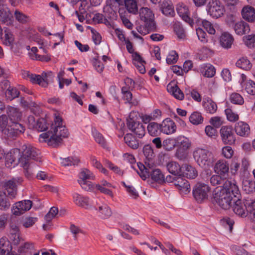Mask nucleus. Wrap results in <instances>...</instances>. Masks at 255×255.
<instances>
[{"instance_id":"obj_1","label":"nucleus","mask_w":255,"mask_h":255,"mask_svg":"<svg viewBox=\"0 0 255 255\" xmlns=\"http://www.w3.org/2000/svg\"><path fill=\"white\" fill-rule=\"evenodd\" d=\"M240 196V191L235 180H226L223 186L217 188L213 194V202L224 210H228L236 198Z\"/></svg>"},{"instance_id":"obj_2","label":"nucleus","mask_w":255,"mask_h":255,"mask_svg":"<svg viewBox=\"0 0 255 255\" xmlns=\"http://www.w3.org/2000/svg\"><path fill=\"white\" fill-rule=\"evenodd\" d=\"M69 134L68 129L62 125L61 118L57 116L54 123L51 124L50 129L39 135V140L47 142L49 145L56 147L62 143L63 138L68 137Z\"/></svg>"},{"instance_id":"obj_3","label":"nucleus","mask_w":255,"mask_h":255,"mask_svg":"<svg viewBox=\"0 0 255 255\" xmlns=\"http://www.w3.org/2000/svg\"><path fill=\"white\" fill-rule=\"evenodd\" d=\"M21 150V154L20 152L19 164L23 167L25 176L30 179L32 177L34 169L37 168L33 160H38L39 151L28 143L22 145Z\"/></svg>"},{"instance_id":"obj_4","label":"nucleus","mask_w":255,"mask_h":255,"mask_svg":"<svg viewBox=\"0 0 255 255\" xmlns=\"http://www.w3.org/2000/svg\"><path fill=\"white\" fill-rule=\"evenodd\" d=\"M193 157L197 164L204 169L212 167L215 160L211 151L201 148H197L193 151Z\"/></svg>"},{"instance_id":"obj_5","label":"nucleus","mask_w":255,"mask_h":255,"mask_svg":"<svg viewBox=\"0 0 255 255\" xmlns=\"http://www.w3.org/2000/svg\"><path fill=\"white\" fill-rule=\"evenodd\" d=\"M25 130L24 126L18 122H9L1 133L5 138H14Z\"/></svg>"},{"instance_id":"obj_6","label":"nucleus","mask_w":255,"mask_h":255,"mask_svg":"<svg viewBox=\"0 0 255 255\" xmlns=\"http://www.w3.org/2000/svg\"><path fill=\"white\" fill-rule=\"evenodd\" d=\"M208 13L213 18H219L223 15L224 7L219 0H210L206 6Z\"/></svg>"},{"instance_id":"obj_7","label":"nucleus","mask_w":255,"mask_h":255,"mask_svg":"<svg viewBox=\"0 0 255 255\" xmlns=\"http://www.w3.org/2000/svg\"><path fill=\"white\" fill-rule=\"evenodd\" d=\"M139 16L141 20L145 23L148 29L154 30L155 24L154 20V15L151 10L148 7H142L139 10Z\"/></svg>"},{"instance_id":"obj_8","label":"nucleus","mask_w":255,"mask_h":255,"mask_svg":"<svg viewBox=\"0 0 255 255\" xmlns=\"http://www.w3.org/2000/svg\"><path fill=\"white\" fill-rule=\"evenodd\" d=\"M209 190L208 185L204 183H198L194 188L193 194L198 202H201L207 198Z\"/></svg>"},{"instance_id":"obj_9","label":"nucleus","mask_w":255,"mask_h":255,"mask_svg":"<svg viewBox=\"0 0 255 255\" xmlns=\"http://www.w3.org/2000/svg\"><path fill=\"white\" fill-rule=\"evenodd\" d=\"M220 133L225 144L231 145L235 143L236 138L232 127L223 126L220 130Z\"/></svg>"},{"instance_id":"obj_10","label":"nucleus","mask_w":255,"mask_h":255,"mask_svg":"<svg viewBox=\"0 0 255 255\" xmlns=\"http://www.w3.org/2000/svg\"><path fill=\"white\" fill-rule=\"evenodd\" d=\"M145 165L142 163H137L136 166L139 169V171L136 170L138 174L143 180H145L147 177H149L150 173L152 170L154 162L153 160H146L145 159Z\"/></svg>"},{"instance_id":"obj_11","label":"nucleus","mask_w":255,"mask_h":255,"mask_svg":"<svg viewBox=\"0 0 255 255\" xmlns=\"http://www.w3.org/2000/svg\"><path fill=\"white\" fill-rule=\"evenodd\" d=\"M22 180L20 177H16L6 181L3 185L10 198H15L17 193L16 183H21Z\"/></svg>"},{"instance_id":"obj_12","label":"nucleus","mask_w":255,"mask_h":255,"mask_svg":"<svg viewBox=\"0 0 255 255\" xmlns=\"http://www.w3.org/2000/svg\"><path fill=\"white\" fill-rule=\"evenodd\" d=\"M30 200H24L16 202L13 206L11 211L13 215L19 216L25 212L29 210L32 206Z\"/></svg>"},{"instance_id":"obj_13","label":"nucleus","mask_w":255,"mask_h":255,"mask_svg":"<svg viewBox=\"0 0 255 255\" xmlns=\"http://www.w3.org/2000/svg\"><path fill=\"white\" fill-rule=\"evenodd\" d=\"M214 171L218 174L226 178L229 172V165L225 160H218L214 165Z\"/></svg>"},{"instance_id":"obj_14","label":"nucleus","mask_w":255,"mask_h":255,"mask_svg":"<svg viewBox=\"0 0 255 255\" xmlns=\"http://www.w3.org/2000/svg\"><path fill=\"white\" fill-rule=\"evenodd\" d=\"M99 217L102 219L109 218L112 215V210L106 204H97L95 207Z\"/></svg>"},{"instance_id":"obj_15","label":"nucleus","mask_w":255,"mask_h":255,"mask_svg":"<svg viewBox=\"0 0 255 255\" xmlns=\"http://www.w3.org/2000/svg\"><path fill=\"white\" fill-rule=\"evenodd\" d=\"M9 238L14 245H17L20 242V231L18 225L11 222L9 225Z\"/></svg>"},{"instance_id":"obj_16","label":"nucleus","mask_w":255,"mask_h":255,"mask_svg":"<svg viewBox=\"0 0 255 255\" xmlns=\"http://www.w3.org/2000/svg\"><path fill=\"white\" fill-rule=\"evenodd\" d=\"M174 185L181 191L187 194L190 191V186L188 181L183 178V175H178L175 181Z\"/></svg>"},{"instance_id":"obj_17","label":"nucleus","mask_w":255,"mask_h":255,"mask_svg":"<svg viewBox=\"0 0 255 255\" xmlns=\"http://www.w3.org/2000/svg\"><path fill=\"white\" fill-rule=\"evenodd\" d=\"M161 132L169 134L175 132L176 126L174 122L170 119H165L161 124Z\"/></svg>"},{"instance_id":"obj_18","label":"nucleus","mask_w":255,"mask_h":255,"mask_svg":"<svg viewBox=\"0 0 255 255\" xmlns=\"http://www.w3.org/2000/svg\"><path fill=\"white\" fill-rule=\"evenodd\" d=\"M20 157V149L18 148L11 149L5 155V165L7 167H10L16 159H18L19 161Z\"/></svg>"},{"instance_id":"obj_19","label":"nucleus","mask_w":255,"mask_h":255,"mask_svg":"<svg viewBox=\"0 0 255 255\" xmlns=\"http://www.w3.org/2000/svg\"><path fill=\"white\" fill-rule=\"evenodd\" d=\"M234 41L233 36L228 32L223 33L219 38V43L221 46L227 49L231 48Z\"/></svg>"},{"instance_id":"obj_20","label":"nucleus","mask_w":255,"mask_h":255,"mask_svg":"<svg viewBox=\"0 0 255 255\" xmlns=\"http://www.w3.org/2000/svg\"><path fill=\"white\" fill-rule=\"evenodd\" d=\"M240 196H238L236 198L235 201H233V203H234L233 206V211L236 214L241 217H246V213L245 210L246 209V205L242 201L239 199Z\"/></svg>"},{"instance_id":"obj_21","label":"nucleus","mask_w":255,"mask_h":255,"mask_svg":"<svg viewBox=\"0 0 255 255\" xmlns=\"http://www.w3.org/2000/svg\"><path fill=\"white\" fill-rule=\"evenodd\" d=\"M202 105L205 110L208 113L213 114L217 110V104L209 97L203 99Z\"/></svg>"},{"instance_id":"obj_22","label":"nucleus","mask_w":255,"mask_h":255,"mask_svg":"<svg viewBox=\"0 0 255 255\" xmlns=\"http://www.w3.org/2000/svg\"><path fill=\"white\" fill-rule=\"evenodd\" d=\"M235 130L238 135L245 136L249 134L250 128L247 123L240 121L236 124Z\"/></svg>"},{"instance_id":"obj_23","label":"nucleus","mask_w":255,"mask_h":255,"mask_svg":"<svg viewBox=\"0 0 255 255\" xmlns=\"http://www.w3.org/2000/svg\"><path fill=\"white\" fill-rule=\"evenodd\" d=\"M242 15L244 19L253 22L255 20V9L251 6H245L242 9Z\"/></svg>"},{"instance_id":"obj_24","label":"nucleus","mask_w":255,"mask_h":255,"mask_svg":"<svg viewBox=\"0 0 255 255\" xmlns=\"http://www.w3.org/2000/svg\"><path fill=\"white\" fill-rule=\"evenodd\" d=\"M73 198L74 201L77 205L86 209H89L91 207L89 204V200L88 197L83 196L78 194H75L73 196Z\"/></svg>"},{"instance_id":"obj_25","label":"nucleus","mask_w":255,"mask_h":255,"mask_svg":"<svg viewBox=\"0 0 255 255\" xmlns=\"http://www.w3.org/2000/svg\"><path fill=\"white\" fill-rule=\"evenodd\" d=\"M234 28L235 32L237 34L241 35L249 33L250 31L249 24L243 21H240L236 23Z\"/></svg>"},{"instance_id":"obj_26","label":"nucleus","mask_w":255,"mask_h":255,"mask_svg":"<svg viewBox=\"0 0 255 255\" xmlns=\"http://www.w3.org/2000/svg\"><path fill=\"white\" fill-rule=\"evenodd\" d=\"M6 112L9 119V122H18L21 119V113L15 108L8 107Z\"/></svg>"},{"instance_id":"obj_27","label":"nucleus","mask_w":255,"mask_h":255,"mask_svg":"<svg viewBox=\"0 0 255 255\" xmlns=\"http://www.w3.org/2000/svg\"><path fill=\"white\" fill-rule=\"evenodd\" d=\"M166 167L169 172L173 175H183V173L182 171V166L181 167L176 162L171 161L168 163Z\"/></svg>"},{"instance_id":"obj_28","label":"nucleus","mask_w":255,"mask_h":255,"mask_svg":"<svg viewBox=\"0 0 255 255\" xmlns=\"http://www.w3.org/2000/svg\"><path fill=\"white\" fill-rule=\"evenodd\" d=\"M167 89L168 91L171 93L176 99L179 100L183 99L184 94L177 85L172 86L171 84H168Z\"/></svg>"},{"instance_id":"obj_29","label":"nucleus","mask_w":255,"mask_h":255,"mask_svg":"<svg viewBox=\"0 0 255 255\" xmlns=\"http://www.w3.org/2000/svg\"><path fill=\"white\" fill-rule=\"evenodd\" d=\"M149 134L151 136H157L161 132V124L155 122L150 123L147 127Z\"/></svg>"},{"instance_id":"obj_30","label":"nucleus","mask_w":255,"mask_h":255,"mask_svg":"<svg viewBox=\"0 0 255 255\" xmlns=\"http://www.w3.org/2000/svg\"><path fill=\"white\" fill-rule=\"evenodd\" d=\"M124 140L126 144L130 148L135 149L139 146L138 140L136 139L131 133H127L124 137Z\"/></svg>"},{"instance_id":"obj_31","label":"nucleus","mask_w":255,"mask_h":255,"mask_svg":"<svg viewBox=\"0 0 255 255\" xmlns=\"http://www.w3.org/2000/svg\"><path fill=\"white\" fill-rule=\"evenodd\" d=\"M149 176L152 180L155 182L162 184L165 182V178L161 170L159 169L152 170L150 173Z\"/></svg>"},{"instance_id":"obj_32","label":"nucleus","mask_w":255,"mask_h":255,"mask_svg":"<svg viewBox=\"0 0 255 255\" xmlns=\"http://www.w3.org/2000/svg\"><path fill=\"white\" fill-rule=\"evenodd\" d=\"M162 13L165 15L173 16L174 14L173 7L170 1H164L161 5Z\"/></svg>"},{"instance_id":"obj_33","label":"nucleus","mask_w":255,"mask_h":255,"mask_svg":"<svg viewBox=\"0 0 255 255\" xmlns=\"http://www.w3.org/2000/svg\"><path fill=\"white\" fill-rule=\"evenodd\" d=\"M11 203L5 192H0V210L5 211L10 207Z\"/></svg>"},{"instance_id":"obj_34","label":"nucleus","mask_w":255,"mask_h":255,"mask_svg":"<svg viewBox=\"0 0 255 255\" xmlns=\"http://www.w3.org/2000/svg\"><path fill=\"white\" fill-rule=\"evenodd\" d=\"M182 169L185 170L186 177L190 179H194L197 177L198 172L196 169L192 166L185 164L182 165Z\"/></svg>"},{"instance_id":"obj_35","label":"nucleus","mask_w":255,"mask_h":255,"mask_svg":"<svg viewBox=\"0 0 255 255\" xmlns=\"http://www.w3.org/2000/svg\"><path fill=\"white\" fill-rule=\"evenodd\" d=\"M174 140L177 145L182 146L184 149H187L191 145L189 139L182 135L177 136Z\"/></svg>"},{"instance_id":"obj_36","label":"nucleus","mask_w":255,"mask_h":255,"mask_svg":"<svg viewBox=\"0 0 255 255\" xmlns=\"http://www.w3.org/2000/svg\"><path fill=\"white\" fill-rule=\"evenodd\" d=\"M177 11L182 19L186 22L189 21L191 22V18L188 15V9L186 6H180L177 7Z\"/></svg>"},{"instance_id":"obj_37","label":"nucleus","mask_w":255,"mask_h":255,"mask_svg":"<svg viewBox=\"0 0 255 255\" xmlns=\"http://www.w3.org/2000/svg\"><path fill=\"white\" fill-rule=\"evenodd\" d=\"M49 123L44 118L39 119L36 123L33 125V127L39 131H43L48 129Z\"/></svg>"},{"instance_id":"obj_38","label":"nucleus","mask_w":255,"mask_h":255,"mask_svg":"<svg viewBox=\"0 0 255 255\" xmlns=\"http://www.w3.org/2000/svg\"><path fill=\"white\" fill-rule=\"evenodd\" d=\"M202 73L207 78L213 77L216 73L215 68L210 64H207L202 68Z\"/></svg>"},{"instance_id":"obj_39","label":"nucleus","mask_w":255,"mask_h":255,"mask_svg":"<svg viewBox=\"0 0 255 255\" xmlns=\"http://www.w3.org/2000/svg\"><path fill=\"white\" fill-rule=\"evenodd\" d=\"M41 76L42 77L43 82L42 84V87H47L48 84L49 83L52 82L54 80V75L51 71H49L48 72H43L41 74Z\"/></svg>"},{"instance_id":"obj_40","label":"nucleus","mask_w":255,"mask_h":255,"mask_svg":"<svg viewBox=\"0 0 255 255\" xmlns=\"http://www.w3.org/2000/svg\"><path fill=\"white\" fill-rule=\"evenodd\" d=\"M125 4L129 13L135 14L137 12V2L135 0H125Z\"/></svg>"},{"instance_id":"obj_41","label":"nucleus","mask_w":255,"mask_h":255,"mask_svg":"<svg viewBox=\"0 0 255 255\" xmlns=\"http://www.w3.org/2000/svg\"><path fill=\"white\" fill-rule=\"evenodd\" d=\"M204 118L200 113L198 112H193L189 117L190 122L193 125H198L203 122Z\"/></svg>"},{"instance_id":"obj_42","label":"nucleus","mask_w":255,"mask_h":255,"mask_svg":"<svg viewBox=\"0 0 255 255\" xmlns=\"http://www.w3.org/2000/svg\"><path fill=\"white\" fill-rule=\"evenodd\" d=\"M12 17L10 10L6 7L0 9V21L2 22H8Z\"/></svg>"},{"instance_id":"obj_43","label":"nucleus","mask_w":255,"mask_h":255,"mask_svg":"<svg viewBox=\"0 0 255 255\" xmlns=\"http://www.w3.org/2000/svg\"><path fill=\"white\" fill-rule=\"evenodd\" d=\"M79 159L76 157H68L61 159V163L64 166L77 165Z\"/></svg>"},{"instance_id":"obj_44","label":"nucleus","mask_w":255,"mask_h":255,"mask_svg":"<svg viewBox=\"0 0 255 255\" xmlns=\"http://www.w3.org/2000/svg\"><path fill=\"white\" fill-rule=\"evenodd\" d=\"M14 16L15 19L21 23H25L28 21L29 17L18 9L14 12Z\"/></svg>"},{"instance_id":"obj_45","label":"nucleus","mask_w":255,"mask_h":255,"mask_svg":"<svg viewBox=\"0 0 255 255\" xmlns=\"http://www.w3.org/2000/svg\"><path fill=\"white\" fill-rule=\"evenodd\" d=\"M236 64L237 67L245 70L250 69L252 67L250 61L244 57L239 59Z\"/></svg>"},{"instance_id":"obj_46","label":"nucleus","mask_w":255,"mask_h":255,"mask_svg":"<svg viewBox=\"0 0 255 255\" xmlns=\"http://www.w3.org/2000/svg\"><path fill=\"white\" fill-rule=\"evenodd\" d=\"M230 102L236 105H242L244 103V100L242 96L237 93H232L230 97Z\"/></svg>"},{"instance_id":"obj_47","label":"nucleus","mask_w":255,"mask_h":255,"mask_svg":"<svg viewBox=\"0 0 255 255\" xmlns=\"http://www.w3.org/2000/svg\"><path fill=\"white\" fill-rule=\"evenodd\" d=\"M4 33L3 44L6 46L12 45L14 41L13 34L7 28L4 30Z\"/></svg>"},{"instance_id":"obj_48","label":"nucleus","mask_w":255,"mask_h":255,"mask_svg":"<svg viewBox=\"0 0 255 255\" xmlns=\"http://www.w3.org/2000/svg\"><path fill=\"white\" fill-rule=\"evenodd\" d=\"M143 152L146 160H151L154 157L153 150L151 145L147 144L143 148Z\"/></svg>"},{"instance_id":"obj_49","label":"nucleus","mask_w":255,"mask_h":255,"mask_svg":"<svg viewBox=\"0 0 255 255\" xmlns=\"http://www.w3.org/2000/svg\"><path fill=\"white\" fill-rule=\"evenodd\" d=\"M92 132L95 141L101 146L105 147L106 145V140L103 135L96 129L93 130Z\"/></svg>"},{"instance_id":"obj_50","label":"nucleus","mask_w":255,"mask_h":255,"mask_svg":"<svg viewBox=\"0 0 255 255\" xmlns=\"http://www.w3.org/2000/svg\"><path fill=\"white\" fill-rule=\"evenodd\" d=\"M94 177V175L90 170L84 169L79 174V180L88 181V179H93Z\"/></svg>"},{"instance_id":"obj_51","label":"nucleus","mask_w":255,"mask_h":255,"mask_svg":"<svg viewBox=\"0 0 255 255\" xmlns=\"http://www.w3.org/2000/svg\"><path fill=\"white\" fill-rule=\"evenodd\" d=\"M225 113L228 121L231 122H235L239 119V115L234 113L231 109H227L225 110Z\"/></svg>"},{"instance_id":"obj_52","label":"nucleus","mask_w":255,"mask_h":255,"mask_svg":"<svg viewBox=\"0 0 255 255\" xmlns=\"http://www.w3.org/2000/svg\"><path fill=\"white\" fill-rule=\"evenodd\" d=\"M19 92L15 88H11L9 87L5 92V96L7 99L11 100L18 96Z\"/></svg>"},{"instance_id":"obj_53","label":"nucleus","mask_w":255,"mask_h":255,"mask_svg":"<svg viewBox=\"0 0 255 255\" xmlns=\"http://www.w3.org/2000/svg\"><path fill=\"white\" fill-rule=\"evenodd\" d=\"M222 225L227 229L231 232L233 230V226L234 222L233 220L229 218H225L221 220Z\"/></svg>"},{"instance_id":"obj_54","label":"nucleus","mask_w":255,"mask_h":255,"mask_svg":"<svg viewBox=\"0 0 255 255\" xmlns=\"http://www.w3.org/2000/svg\"><path fill=\"white\" fill-rule=\"evenodd\" d=\"M201 23L209 34H214L215 33V28L210 22L206 20H204L202 21Z\"/></svg>"},{"instance_id":"obj_55","label":"nucleus","mask_w":255,"mask_h":255,"mask_svg":"<svg viewBox=\"0 0 255 255\" xmlns=\"http://www.w3.org/2000/svg\"><path fill=\"white\" fill-rule=\"evenodd\" d=\"M245 90L249 94L255 96V82L251 80L247 82Z\"/></svg>"},{"instance_id":"obj_56","label":"nucleus","mask_w":255,"mask_h":255,"mask_svg":"<svg viewBox=\"0 0 255 255\" xmlns=\"http://www.w3.org/2000/svg\"><path fill=\"white\" fill-rule=\"evenodd\" d=\"M136 128L133 132L139 138H142L145 133V128L143 125L140 124H135Z\"/></svg>"},{"instance_id":"obj_57","label":"nucleus","mask_w":255,"mask_h":255,"mask_svg":"<svg viewBox=\"0 0 255 255\" xmlns=\"http://www.w3.org/2000/svg\"><path fill=\"white\" fill-rule=\"evenodd\" d=\"M174 30L179 38L182 39L185 37L184 29L179 23H175L174 25Z\"/></svg>"},{"instance_id":"obj_58","label":"nucleus","mask_w":255,"mask_h":255,"mask_svg":"<svg viewBox=\"0 0 255 255\" xmlns=\"http://www.w3.org/2000/svg\"><path fill=\"white\" fill-rule=\"evenodd\" d=\"M178 58V55L175 51H171L166 58V62L169 64L175 63Z\"/></svg>"},{"instance_id":"obj_59","label":"nucleus","mask_w":255,"mask_h":255,"mask_svg":"<svg viewBox=\"0 0 255 255\" xmlns=\"http://www.w3.org/2000/svg\"><path fill=\"white\" fill-rule=\"evenodd\" d=\"M58 212V209L57 207H52L51 208L49 212L45 215V219L47 222H50L51 220L55 217Z\"/></svg>"},{"instance_id":"obj_60","label":"nucleus","mask_w":255,"mask_h":255,"mask_svg":"<svg viewBox=\"0 0 255 255\" xmlns=\"http://www.w3.org/2000/svg\"><path fill=\"white\" fill-rule=\"evenodd\" d=\"M244 38L245 44L248 47H255V35H248Z\"/></svg>"},{"instance_id":"obj_61","label":"nucleus","mask_w":255,"mask_h":255,"mask_svg":"<svg viewBox=\"0 0 255 255\" xmlns=\"http://www.w3.org/2000/svg\"><path fill=\"white\" fill-rule=\"evenodd\" d=\"M9 123L8 117L6 115L0 116V131L1 132L7 127Z\"/></svg>"},{"instance_id":"obj_62","label":"nucleus","mask_w":255,"mask_h":255,"mask_svg":"<svg viewBox=\"0 0 255 255\" xmlns=\"http://www.w3.org/2000/svg\"><path fill=\"white\" fill-rule=\"evenodd\" d=\"M37 220V218L35 217H26L23 220L22 225L25 228H29L32 226Z\"/></svg>"},{"instance_id":"obj_63","label":"nucleus","mask_w":255,"mask_h":255,"mask_svg":"<svg viewBox=\"0 0 255 255\" xmlns=\"http://www.w3.org/2000/svg\"><path fill=\"white\" fill-rule=\"evenodd\" d=\"M210 123L216 128H219L223 124L222 118L220 117H214L210 119Z\"/></svg>"},{"instance_id":"obj_64","label":"nucleus","mask_w":255,"mask_h":255,"mask_svg":"<svg viewBox=\"0 0 255 255\" xmlns=\"http://www.w3.org/2000/svg\"><path fill=\"white\" fill-rule=\"evenodd\" d=\"M232 249L237 255H252L243 248L237 246H233Z\"/></svg>"}]
</instances>
